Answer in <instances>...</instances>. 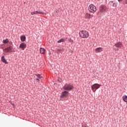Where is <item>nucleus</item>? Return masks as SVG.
<instances>
[{
	"label": "nucleus",
	"mask_w": 127,
	"mask_h": 127,
	"mask_svg": "<svg viewBox=\"0 0 127 127\" xmlns=\"http://www.w3.org/2000/svg\"><path fill=\"white\" fill-rule=\"evenodd\" d=\"M69 96V92L67 91H64L62 92L60 98L61 99H63L64 98H67Z\"/></svg>",
	"instance_id": "39448f33"
},
{
	"label": "nucleus",
	"mask_w": 127,
	"mask_h": 127,
	"mask_svg": "<svg viewBox=\"0 0 127 127\" xmlns=\"http://www.w3.org/2000/svg\"><path fill=\"white\" fill-rule=\"evenodd\" d=\"M40 52L41 54H44V52H45V49L43 48H41L40 49Z\"/></svg>",
	"instance_id": "2eb2a0df"
},
{
	"label": "nucleus",
	"mask_w": 127,
	"mask_h": 127,
	"mask_svg": "<svg viewBox=\"0 0 127 127\" xmlns=\"http://www.w3.org/2000/svg\"><path fill=\"white\" fill-rule=\"evenodd\" d=\"M38 13H39V14H45V15H46V13H45V12H42V11H35L34 12H31V14H32V15H33L34 14H38Z\"/></svg>",
	"instance_id": "6e6552de"
},
{
	"label": "nucleus",
	"mask_w": 127,
	"mask_h": 127,
	"mask_svg": "<svg viewBox=\"0 0 127 127\" xmlns=\"http://www.w3.org/2000/svg\"><path fill=\"white\" fill-rule=\"evenodd\" d=\"M117 5H117V2H114V3H113V7H117Z\"/></svg>",
	"instance_id": "412c9836"
},
{
	"label": "nucleus",
	"mask_w": 127,
	"mask_h": 127,
	"mask_svg": "<svg viewBox=\"0 0 127 127\" xmlns=\"http://www.w3.org/2000/svg\"><path fill=\"white\" fill-rule=\"evenodd\" d=\"M114 46H116L117 48H118L116 50L119 51V48H122V47H123V44L121 42H118L115 43Z\"/></svg>",
	"instance_id": "0eeeda50"
},
{
	"label": "nucleus",
	"mask_w": 127,
	"mask_h": 127,
	"mask_svg": "<svg viewBox=\"0 0 127 127\" xmlns=\"http://www.w3.org/2000/svg\"><path fill=\"white\" fill-rule=\"evenodd\" d=\"M70 42H73V40H71L70 41Z\"/></svg>",
	"instance_id": "393cba45"
},
{
	"label": "nucleus",
	"mask_w": 127,
	"mask_h": 127,
	"mask_svg": "<svg viewBox=\"0 0 127 127\" xmlns=\"http://www.w3.org/2000/svg\"><path fill=\"white\" fill-rule=\"evenodd\" d=\"M1 61L3 62V63H4V64H8V63L7 61H6V60L4 58V56H2L1 58Z\"/></svg>",
	"instance_id": "f8f14e48"
},
{
	"label": "nucleus",
	"mask_w": 127,
	"mask_h": 127,
	"mask_svg": "<svg viewBox=\"0 0 127 127\" xmlns=\"http://www.w3.org/2000/svg\"><path fill=\"white\" fill-rule=\"evenodd\" d=\"M123 99L124 102H126V103L127 102V95H124L123 97Z\"/></svg>",
	"instance_id": "dca6fc26"
},
{
	"label": "nucleus",
	"mask_w": 127,
	"mask_h": 127,
	"mask_svg": "<svg viewBox=\"0 0 127 127\" xmlns=\"http://www.w3.org/2000/svg\"><path fill=\"white\" fill-rule=\"evenodd\" d=\"M79 36L81 38H88L90 34L86 30H82L79 33Z\"/></svg>",
	"instance_id": "f03ea898"
},
{
	"label": "nucleus",
	"mask_w": 127,
	"mask_h": 127,
	"mask_svg": "<svg viewBox=\"0 0 127 127\" xmlns=\"http://www.w3.org/2000/svg\"><path fill=\"white\" fill-rule=\"evenodd\" d=\"M64 90L65 91H72L74 90V86L71 83H65L63 87Z\"/></svg>",
	"instance_id": "f257e3e1"
},
{
	"label": "nucleus",
	"mask_w": 127,
	"mask_h": 127,
	"mask_svg": "<svg viewBox=\"0 0 127 127\" xmlns=\"http://www.w3.org/2000/svg\"><path fill=\"white\" fill-rule=\"evenodd\" d=\"M35 76H36V77H37V78H38L39 79H41V78H42V76H41V75L38 74H35Z\"/></svg>",
	"instance_id": "aec40b11"
},
{
	"label": "nucleus",
	"mask_w": 127,
	"mask_h": 127,
	"mask_svg": "<svg viewBox=\"0 0 127 127\" xmlns=\"http://www.w3.org/2000/svg\"><path fill=\"white\" fill-rule=\"evenodd\" d=\"M118 0L120 2V1H122L123 0Z\"/></svg>",
	"instance_id": "b1692460"
},
{
	"label": "nucleus",
	"mask_w": 127,
	"mask_h": 127,
	"mask_svg": "<svg viewBox=\"0 0 127 127\" xmlns=\"http://www.w3.org/2000/svg\"><path fill=\"white\" fill-rule=\"evenodd\" d=\"M8 42H9V41L7 40V39L3 40V43H4V44H6V43H8Z\"/></svg>",
	"instance_id": "a211bd4d"
},
{
	"label": "nucleus",
	"mask_w": 127,
	"mask_h": 127,
	"mask_svg": "<svg viewBox=\"0 0 127 127\" xmlns=\"http://www.w3.org/2000/svg\"><path fill=\"white\" fill-rule=\"evenodd\" d=\"M125 3H126V4H127V0H125Z\"/></svg>",
	"instance_id": "5701e85b"
},
{
	"label": "nucleus",
	"mask_w": 127,
	"mask_h": 127,
	"mask_svg": "<svg viewBox=\"0 0 127 127\" xmlns=\"http://www.w3.org/2000/svg\"><path fill=\"white\" fill-rule=\"evenodd\" d=\"M56 52H57L58 53H62V49H57L56 50Z\"/></svg>",
	"instance_id": "6ab92c4d"
},
{
	"label": "nucleus",
	"mask_w": 127,
	"mask_h": 127,
	"mask_svg": "<svg viewBox=\"0 0 127 127\" xmlns=\"http://www.w3.org/2000/svg\"><path fill=\"white\" fill-rule=\"evenodd\" d=\"M102 51H103V48H97L95 49V52L96 53H99L100 52H102Z\"/></svg>",
	"instance_id": "ddd939ff"
},
{
	"label": "nucleus",
	"mask_w": 127,
	"mask_h": 127,
	"mask_svg": "<svg viewBox=\"0 0 127 127\" xmlns=\"http://www.w3.org/2000/svg\"><path fill=\"white\" fill-rule=\"evenodd\" d=\"M101 86V85L100 84L98 83L94 84L91 86V90L93 92H95L97 90H98V89H99Z\"/></svg>",
	"instance_id": "20e7f679"
},
{
	"label": "nucleus",
	"mask_w": 127,
	"mask_h": 127,
	"mask_svg": "<svg viewBox=\"0 0 127 127\" xmlns=\"http://www.w3.org/2000/svg\"><path fill=\"white\" fill-rule=\"evenodd\" d=\"M64 41H65L64 39H61L58 41V43H61V42H64Z\"/></svg>",
	"instance_id": "f3484780"
},
{
	"label": "nucleus",
	"mask_w": 127,
	"mask_h": 127,
	"mask_svg": "<svg viewBox=\"0 0 127 127\" xmlns=\"http://www.w3.org/2000/svg\"><path fill=\"white\" fill-rule=\"evenodd\" d=\"M36 81H37L38 82H40V80L39 78H36Z\"/></svg>",
	"instance_id": "4be33fe9"
},
{
	"label": "nucleus",
	"mask_w": 127,
	"mask_h": 127,
	"mask_svg": "<svg viewBox=\"0 0 127 127\" xmlns=\"http://www.w3.org/2000/svg\"><path fill=\"white\" fill-rule=\"evenodd\" d=\"M11 50H12V47L9 46L7 48L4 49L3 51H4L5 52H6V53H7V52H10V51H11Z\"/></svg>",
	"instance_id": "9d476101"
},
{
	"label": "nucleus",
	"mask_w": 127,
	"mask_h": 127,
	"mask_svg": "<svg viewBox=\"0 0 127 127\" xmlns=\"http://www.w3.org/2000/svg\"><path fill=\"white\" fill-rule=\"evenodd\" d=\"M107 10V7L105 5H101L99 7L100 12H105Z\"/></svg>",
	"instance_id": "423d86ee"
},
{
	"label": "nucleus",
	"mask_w": 127,
	"mask_h": 127,
	"mask_svg": "<svg viewBox=\"0 0 127 127\" xmlns=\"http://www.w3.org/2000/svg\"><path fill=\"white\" fill-rule=\"evenodd\" d=\"M20 40L22 42H24V41H25V40H26V37H25V35L21 36Z\"/></svg>",
	"instance_id": "4468645a"
},
{
	"label": "nucleus",
	"mask_w": 127,
	"mask_h": 127,
	"mask_svg": "<svg viewBox=\"0 0 127 127\" xmlns=\"http://www.w3.org/2000/svg\"><path fill=\"white\" fill-rule=\"evenodd\" d=\"M88 10L90 12H92V13H94L97 11V7L95 6L94 4H90L88 6Z\"/></svg>",
	"instance_id": "7ed1b4c3"
},
{
	"label": "nucleus",
	"mask_w": 127,
	"mask_h": 127,
	"mask_svg": "<svg viewBox=\"0 0 127 127\" xmlns=\"http://www.w3.org/2000/svg\"><path fill=\"white\" fill-rule=\"evenodd\" d=\"M19 48L20 49H22L23 50H24L26 48V44L25 43H21L20 44Z\"/></svg>",
	"instance_id": "1a4fd4ad"
},
{
	"label": "nucleus",
	"mask_w": 127,
	"mask_h": 127,
	"mask_svg": "<svg viewBox=\"0 0 127 127\" xmlns=\"http://www.w3.org/2000/svg\"><path fill=\"white\" fill-rule=\"evenodd\" d=\"M93 15H91L88 13H85V18H87V19H90L93 17Z\"/></svg>",
	"instance_id": "9b49d317"
}]
</instances>
